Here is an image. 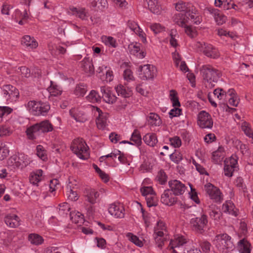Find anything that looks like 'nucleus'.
<instances>
[{
    "instance_id": "f257e3e1",
    "label": "nucleus",
    "mask_w": 253,
    "mask_h": 253,
    "mask_svg": "<svg viewBox=\"0 0 253 253\" xmlns=\"http://www.w3.org/2000/svg\"><path fill=\"white\" fill-rule=\"evenodd\" d=\"M205 87L211 89L214 87L222 76L221 72L210 64L203 65L199 68Z\"/></svg>"
},
{
    "instance_id": "f03ea898",
    "label": "nucleus",
    "mask_w": 253,
    "mask_h": 253,
    "mask_svg": "<svg viewBox=\"0 0 253 253\" xmlns=\"http://www.w3.org/2000/svg\"><path fill=\"white\" fill-rule=\"evenodd\" d=\"M53 129L52 125L48 120H45L39 123H37L27 129L26 133L29 138L36 139V136L41 133L51 131Z\"/></svg>"
},
{
    "instance_id": "7ed1b4c3",
    "label": "nucleus",
    "mask_w": 253,
    "mask_h": 253,
    "mask_svg": "<svg viewBox=\"0 0 253 253\" xmlns=\"http://www.w3.org/2000/svg\"><path fill=\"white\" fill-rule=\"evenodd\" d=\"M71 149L81 159L86 160L89 157L88 147L82 138L75 139L71 145Z\"/></svg>"
},
{
    "instance_id": "20e7f679",
    "label": "nucleus",
    "mask_w": 253,
    "mask_h": 253,
    "mask_svg": "<svg viewBox=\"0 0 253 253\" xmlns=\"http://www.w3.org/2000/svg\"><path fill=\"white\" fill-rule=\"evenodd\" d=\"M214 242L216 248L222 253H226L228 250L232 249L234 246L231 237L226 233L217 235Z\"/></svg>"
},
{
    "instance_id": "39448f33",
    "label": "nucleus",
    "mask_w": 253,
    "mask_h": 253,
    "mask_svg": "<svg viewBox=\"0 0 253 253\" xmlns=\"http://www.w3.org/2000/svg\"><path fill=\"white\" fill-rule=\"evenodd\" d=\"M29 110L34 115L45 116L50 109V106L46 103L30 101L28 103Z\"/></svg>"
},
{
    "instance_id": "423d86ee",
    "label": "nucleus",
    "mask_w": 253,
    "mask_h": 253,
    "mask_svg": "<svg viewBox=\"0 0 253 253\" xmlns=\"http://www.w3.org/2000/svg\"><path fill=\"white\" fill-rule=\"evenodd\" d=\"M29 163L27 156L24 154L18 153L10 157L7 161L8 166L13 168L26 167Z\"/></svg>"
},
{
    "instance_id": "0eeeda50",
    "label": "nucleus",
    "mask_w": 253,
    "mask_h": 253,
    "mask_svg": "<svg viewBox=\"0 0 253 253\" xmlns=\"http://www.w3.org/2000/svg\"><path fill=\"white\" fill-rule=\"evenodd\" d=\"M194 230L198 233L203 234L208 225V216L205 214L200 217L192 218L190 221Z\"/></svg>"
},
{
    "instance_id": "6e6552de",
    "label": "nucleus",
    "mask_w": 253,
    "mask_h": 253,
    "mask_svg": "<svg viewBox=\"0 0 253 253\" xmlns=\"http://www.w3.org/2000/svg\"><path fill=\"white\" fill-rule=\"evenodd\" d=\"M140 77L142 80L153 79L156 75L157 70L155 67L150 64L140 66L139 67Z\"/></svg>"
},
{
    "instance_id": "1a4fd4ad",
    "label": "nucleus",
    "mask_w": 253,
    "mask_h": 253,
    "mask_svg": "<svg viewBox=\"0 0 253 253\" xmlns=\"http://www.w3.org/2000/svg\"><path fill=\"white\" fill-rule=\"evenodd\" d=\"M198 124L202 128H211L213 121L211 115L205 111H201L198 115Z\"/></svg>"
},
{
    "instance_id": "9d476101",
    "label": "nucleus",
    "mask_w": 253,
    "mask_h": 253,
    "mask_svg": "<svg viewBox=\"0 0 253 253\" xmlns=\"http://www.w3.org/2000/svg\"><path fill=\"white\" fill-rule=\"evenodd\" d=\"M1 93L6 100L16 99L19 96L18 90L10 84L3 85L1 88Z\"/></svg>"
},
{
    "instance_id": "9b49d317",
    "label": "nucleus",
    "mask_w": 253,
    "mask_h": 253,
    "mask_svg": "<svg viewBox=\"0 0 253 253\" xmlns=\"http://www.w3.org/2000/svg\"><path fill=\"white\" fill-rule=\"evenodd\" d=\"M205 189L211 199L213 200L216 202L221 201V193L218 188L209 183L205 185Z\"/></svg>"
},
{
    "instance_id": "f8f14e48",
    "label": "nucleus",
    "mask_w": 253,
    "mask_h": 253,
    "mask_svg": "<svg viewBox=\"0 0 253 253\" xmlns=\"http://www.w3.org/2000/svg\"><path fill=\"white\" fill-rule=\"evenodd\" d=\"M199 47L201 46L203 53L208 57L212 58H216L219 56V53L218 50L212 45L199 42L198 43Z\"/></svg>"
},
{
    "instance_id": "ddd939ff",
    "label": "nucleus",
    "mask_w": 253,
    "mask_h": 253,
    "mask_svg": "<svg viewBox=\"0 0 253 253\" xmlns=\"http://www.w3.org/2000/svg\"><path fill=\"white\" fill-rule=\"evenodd\" d=\"M84 196L85 202L89 203L90 205H93L96 203L99 193L94 189L85 188L84 191Z\"/></svg>"
},
{
    "instance_id": "4468645a",
    "label": "nucleus",
    "mask_w": 253,
    "mask_h": 253,
    "mask_svg": "<svg viewBox=\"0 0 253 253\" xmlns=\"http://www.w3.org/2000/svg\"><path fill=\"white\" fill-rule=\"evenodd\" d=\"M171 191L175 195H180L185 192L186 187L184 184L177 180H173L169 182Z\"/></svg>"
},
{
    "instance_id": "2eb2a0df",
    "label": "nucleus",
    "mask_w": 253,
    "mask_h": 253,
    "mask_svg": "<svg viewBox=\"0 0 253 253\" xmlns=\"http://www.w3.org/2000/svg\"><path fill=\"white\" fill-rule=\"evenodd\" d=\"M175 196L169 189L166 190L161 196V202L166 205L172 206L177 202Z\"/></svg>"
},
{
    "instance_id": "dca6fc26",
    "label": "nucleus",
    "mask_w": 253,
    "mask_h": 253,
    "mask_svg": "<svg viewBox=\"0 0 253 253\" xmlns=\"http://www.w3.org/2000/svg\"><path fill=\"white\" fill-rule=\"evenodd\" d=\"M101 98L108 103L113 104L116 102L117 97L112 93V91L105 86H101L100 88Z\"/></svg>"
},
{
    "instance_id": "f3484780",
    "label": "nucleus",
    "mask_w": 253,
    "mask_h": 253,
    "mask_svg": "<svg viewBox=\"0 0 253 253\" xmlns=\"http://www.w3.org/2000/svg\"><path fill=\"white\" fill-rule=\"evenodd\" d=\"M124 208L120 204L116 203L110 205L108 211L112 215L117 218H123L125 216Z\"/></svg>"
},
{
    "instance_id": "a211bd4d",
    "label": "nucleus",
    "mask_w": 253,
    "mask_h": 253,
    "mask_svg": "<svg viewBox=\"0 0 253 253\" xmlns=\"http://www.w3.org/2000/svg\"><path fill=\"white\" fill-rule=\"evenodd\" d=\"M81 66L83 70L88 75H92L94 72L92 59L89 57H85L81 62Z\"/></svg>"
},
{
    "instance_id": "6ab92c4d",
    "label": "nucleus",
    "mask_w": 253,
    "mask_h": 253,
    "mask_svg": "<svg viewBox=\"0 0 253 253\" xmlns=\"http://www.w3.org/2000/svg\"><path fill=\"white\" fill-rule=\"evenodd\" d=\"M127 26L130 30L133 31L141 38L142 41L143 43L146 42V38L145 37V34L136 22L133 21L129 20L127 22Z\"/></svg>"
},
{
    "instance_id": "aec40b11",
    "label": "nucleus",
    "mask_w": 253,
    "mask_h": 253,
    "mask_svg": "<svg viewBox=\"0 0 253 253\" xmlns=\"http://www.w3.org/2000/svg\"><path fill=\"white\" fill-rule=\"evenodd\" d=\"M96 110L99 113L98 117L96 121L97 126L100 129H103L107 125V114L102 113L98 107H96Z\"/></svg>"
},
{
    "instance_id": "412c9836",
    "label": "nucleus",
    "mask_w": 253,
    "mask_h": 253,
    "mask_svg": "<svg viewBox=\"0 0 253 253\" xmlns=\"http://www.w3.org/2000/svg\"><path fill=\"white\" fill-rule=\"evenodd\" d=\"M6 224L10 227L15 228L19 225V218L14 214H9L4 218Z\"/></svg>"
},
{
    "instance_id": "4be33fe9",
    "label": "nucleus",
    "mask_w": 253,
    "mask_h": 253,
    "mask_svg": "<svg viewBox=\"0 0 253 253\" xmlns=\"http://www.w3.org/2000/svg\"><path fill=\"white\" fill-rule=\"evenodd\" d=\"M21 43L24 45L29 47L31 49L36 48L38 45L37 42L33 38L28 35L23 37Z\"/></svg>"
},
{
    "instance_id": "5701e85b",
    "label": "nucleus",
    "mask_w": 253,
    "mask_h": 253,
    "mask_svg": "<svg viewBox=\"0 0 253 253\" xmlns=\"http://www.w3.org/2000/svg\"><path fill=\"white\" fill-rule=\"evenodd\" d=\"M143 140L148 145L154 147L158 142L156 134L154 133H148L143 137Z\"/></svg>"
},
{
    "instance_id": "b1692460",
    "label": "nucleus",
    "mask_w": 253,
    "mask_h": 253,
    "mask_svg": "<svg viewBox=\"0 0 253 253\" xmlns=\"http://www.w3.org/2000/svg\"><path fill=\"white\" fill-rule=\"evenodd\" d=\"M148 124L151 126H160L162 121L159 115L155 113H150L147 118Z\"/></svg>"
},
{
    "instance_id": "393cba45",
    "label": "nucleus",
    "mask_w": 253,
    "mask_h": 253,
    "mask_svg": "<svg viewBox=\"0 0 253 253\" xmlns=\"http://www.w3.org/2000/svg\"><path fill=\"white\" fill-rule=\"evenodd\" d=\"M173 21L178 25L183 27L187 23V15L183 13H178L174 14L173 17Z\"/></svg>"
},
{
    "instance_id": "a878e982",
    "label": "nucleus",
    "mask_w": 253,
    "mask_h": 253,
    "mask_svg": "<svg viewBox=\"0 0 253 253\" xmlns=\"http://www.w3.org/2000/svg\"><path fill=\"white\" fill-rule=\"evenodd\" d=\"M186 243V239L183 236L175 237L174 240L170 241L168 249H173L175 247L182 246Z\"/></svg>"
},
{
    "instance_id": "bb28decb",
    "label": "nucleus",
    "mask_w": 253,
    "mask_h": 253,
    "mask_svg": "<svg viewBox=\"0 0 253 253\" xmlns=\"http://www.w3.org/2000/svg\"><path fill=\"white\" fill-rule=\"evenodd\" d=\"M50 86L48 88V91L50 93L49 98L52 96H58L62 93V90L61 88L52 81L50 82Z\"/></svg>"
},
{
    "instance_id": "cd10ccee",
    "label": "nucleus",
    "mask_w": 253,
    "mask_h": 253,
    "mask_svg": "<svg viewBox=\"0 0 253 253\" xmlns=\"http://www.w3.org/2000/svg\"><path fill=\"white\" fill-rule=\"evenodd\" d=\"M70 219L73 222L81 225L84 222V219L83 214L80 212H73L70 213Z\"/></svg>"
},
{
    "instance_id": "c85d7f7f",
    "label": "nucleus",
    "mask_w": 253,
    "mask_h": 253,
    "mask_svg": "<svg viewBox=\"0 0 253 253\" xmlns=\"http://www.w3.org/2000/svg\"><path fill=\"white\" fill-rule=\"evenodd\" d=\"M29 241L33 245L39 246L43 242V238L38 234L32 233L28 236Z\"/></svg>"
},
{
    "instance_id": "c756f323",
    "label": "nucleus",
    "mask_w": 253,
    "mask_h": 253,
    "mask_svg": "<svg viewBox=\"0 0 253 253\" xmlns=\"http://www.w3.org/2000/svg\"><path fill=\"white\" fill-rule=\"evenodd\" d=\"M184 15H187V22L189 20H190L192 22L197 25L201 23V18L199 16L196 15V13L193 11V7L191 9L190 8L186 13H184Z\"/></svg>"
},
{
    "instance_id": "7c9ffc66",
    "label": "nucleus",
    "mask_w": 253,
    "mask_h": 253,
    "mask_svg": "<svg viewBox=\"0 0 253 253\" xmlns=\"http://www.w3.org/2000/svg\"><path fill=\"white\" fill-rule=\"evenodd\" d=\"M250 244L245 239L241 240L238 243V248L240 253H251Z\"/></svg>"
},
{
    "instance_id": "2f4dec72",
    "label": "nucleus",
    "mask_w": 253,
    "mask_h": 253,
    "mask_svg": "<svg viewBox=\"0 0 253 253\" xmlns=\"http://www.w3.org/2000/svg\"><path fill=\"white\" fill-rule=\"evenodd\" d=\"M42 170L39 169L36 172L31 173L29 177V181L33 185H38V183L41 180Z\"/></svg>"
},
{
    "instance_id": "473e14b6",
    "label": "nucleus",
    "mask_w": 253,
    "mask_h": 253,
    "mask_svg": "<svg viewBox=\"0 0 253 253\" xmlns=\"http://www.w3.org/2000/svg\"><path fill=\"white\" fill-rule=\"evenodd\" d=\"M87 91V87L86 85L84 84H80L76 85L75 90L74 94L78 96H83Z\"/></svg>"
},
{
    "instance_id": "72a5a7b5",
    "label": "nucleus",
    "mask_w": 253,
    "mask_h": 253,
    "mask_svg": "<svg viewBox=\"0 0 253 253\" xmlns=\"http://www.w3.org/2000/svg\"><path fill=\"white\" fill-rule=\"evenodd\" d=\"M86 98L88 101L92 103L100 102L101 99V95L94 90H91Z\"/></svg>"
},
{
    "instance_id": "f704fd0d",
    "label": "nucleus",
    "mask_w": 253,
    "mask_h": 253,
    "mask_svg": "<svg viewBox=\"0 0 253 253\" xmlns=\"http://www.w3.org/2000/svg\"><path fill=\"white\" fill-rule=\"evenodd\" d=\"M158 0H149L148 1V8L153 13L158 14L160 12Z\"/></svg>"
},
{
    "instance_id": "c9c22d12",
    "label": "nucleus",
    "mask_w": 253,
    "mask_h": 253,
    "mask_svg": "<svg viewBox=\"0 0 253 253\" xmlns=\"http://www.w3.org/2000/svg\"><path fill=\"white\" fill-rule=\"evenodd\" d=\"M115 89L118 95H121L125 98L128 97L131 95L130 91L126 90V88L121 84L118 85L115 87Z\"/></svg>"
},
{
    "instance_id": "e433bc0d",
    "label": "nucleus",
    "mask_w": 253,
    "mask_h": 253,
    "mask_svg": "<svg viewBox=\"0 0 253 253\" xmlns=\"http://www.w3.org/2000/svg\"><path fill=\"white\" fill-rule=\"evenodd\" d=\"M148 207H151L157 206L158 200L156 196L154 194H149L145 198Z\"/></svg>"
},
{
    "instance_id": "4c0bfd02",
    "label": "nucleus",
    "mask_w": 253,
    "mask_h": 253,
    "mask_svg": "<svg viewBox=\"0 0 253 253\" xmlns=\"http://www.w3.org/2000/svg\"><path fill=\"white\" fill-rule=\"evenodd\" d=\"M130 140L133 141L137 146L141 145L142 139L139 131L137 129L134 130L131 135Z\"/></svg>"
},
{
    "instance_id": "58836bf2",
    "label": "nucleus",
    "mask_w": 253,
    "mask_h": 253,
    "mask_svg": "<svg viewBox=\"0 0 253 253\" xmlns=\"http://www.w3.org/2000/svg\"><path fill=\"white\" fill-rule=\"evenodd\" d=\"M167 175L163 169L158 171L156 179L162 185L165 184L167 181Z\"/></svg>"
},
{
    "instance_id": "ea45409f",
    "label": "nucleus",
    "mask_w": 253,
    "mask_h": 253,
    "mask_svg": "<svg viewBox=\"0 0 253 253\" xmlns=\"http://www.w3.org/2000/svg\"><path fill=\"white\" fill-rule=\"evenodd\" d=\"M103 42L109 46L116 47L117 45L116 41L112 37L104 36L102 37Z\"/></svg>"
},
{
    "instance_id": "a19ab883",
    "label": "nucleus",
    "mask_w": 253,
    "mask_h": 253,
    "mask_svg": "<svg viewBox=\"0 0 253 253\" xmlns=\"http://www.w3.org/2000/svg\"><path fill=\"white\" fill-rule=\"evenodd\" d=\"M241 128L247 136L253 138V132L247 123H243L241 126Z\"/></svg>"
},
{
    "instance_id": "79ce46f5",
    "label": "nucleus",
    "mask_w": 253,
    "mask_h": 253,
    "mask_svg": "<svg viewBox=\"0 0 253 253\" xmlns=\"http://www.w3.org/2000/svg\"><path fill=\"white\" fill-rule=\"evenodd\" d=\"M70 114L77 122H84L86 120L83 115L77 113L75 110H71L70 111Z\"/></svg>"
},
{
    "instance_id": "37998d69",
    "label": "nucleus",
    "mask_w": 253,
    "mask_h": 253,
    "mask_svg": "<svg viewBox=\"0 0 253 253\" xmlns=\"http://www.w3.org/2000/svg\"><path fill=\"white\" fill-rule=\"evenodd\" d=\"M12 111V109L7 106L0 107V123L2 121V118L7 116Z\"/></svg>"
},
{
    "instance_id": "c03bdc74",
    "label": "nucleus",
    "mask_w": 253,
    "mask_h": 253,
    "mask_svg": "<svg viewBox=\"0 0 253 253\" xmlns=\"http://www.w3.org/2000/svg\"><path fill=\"white\" fill-rule=\"evenodd\" d=\"M127 237L128 238L129 240L133 243L134 244L137 245L138 247L143 246V243L141 241H140L139 238L135 235H133L131 233H128L127 234Z\"/></svg>"
},
{
    "instance_id": "a18cd8bd",
    "label": "nucleus",
    "mask_w": 253,
    "mask_h": 253,
    "mask_svg": "<svg viewBox=\"0 0 253 253\" xmlns=\"http://www.w3.org/2000/svg\"><path fill=\"white\" fill-rule=\"evenodd\" d=\"M12 132V130L10 127L6 126H0V136L3 137L8 136Z\"/></svg>"
},
{
    "instance_id": "49530a36",
    "label": "nucleus",
    "mask_w": 253,
    "mask_h": 253,
    "mask_svg": "<svg viewBox=\"0 0 253 253\" xmlns=\"http://www.w3.org/2000/svg\"><path fill=\"white\" fill-rule=\"evenodd\" d=\"M70 188H68V186H67V188L68 190L67 191V195L68 196V199L73 201H76L78 198L79 196L77 193L76 191H74L71 188V186H69Z\"/></svg>"
},
{
    "instance_id": "de8ad7c7",
    "label": "nucleus",
    "mask_w": 253,
    "mask_h": 253,
    "mask_svg": "<svg viewBox=\"0 0 253 253\" xmlns=\"http://www.w3.org/2000/svg\"><path fill=\"white\" fill-rule=\"evenodd\" d=\"M37 155L43 161L47 159V156L45 154V151L42 145H38L37 147Z\"/></svg>"
},
{
    "instance_id": "09e8293b",
    "label": "nucleus",
    "mask_w": 253,
    "mask_h": 253,
    "mask_svg": "<svg viewBox=\"0 0 253 253\" xmlns=\"http://www.w3.org/2000/svg\"><path fill=\"white\" fill-rule=\"evenodd\" d=\"M8 148L2 143L0 144V161L3 160L8 155Z\"/></svg>"
},
{
    "instance_id": "8fccbe9b",
    "label": "nucleus",
    "mask_w": 253,
    "mask_h": 253,
    "mask_svg": "<svg viewBox=\"0 0 253 253\" xmlns=\"http://www.w3.org/2000/svg\"><path fill=\"white\" fill-rule=\"evenodd\" d=\"M129 52L131 54H133L138 56V52H139L140 44L135 43V44H131L129 45Z\"/></svg>"
},
{
    "instance_id": "3c124183",
    "label": "nucleus",
    "mask_w": 253,
    "mask_h": 253,
    "mask_svg": "<svg viewBox=\"0 0 253 253\" xmlns=\"http://www.w3.org/2000/svg\"><path fill=\"white\" fill-rule=\"evenodd\" d=\"M175 9L177 11H179L180 13H185L190 9V7H187L185 3L178 2L175 5Z\"/></svg>"
},
{
    "instance_id": "603ef678",
    "label": "nucleus",
    "mask_w": 253,
    "mask_h": 253,
    "mask_svg": "<svg viewBox=\"0 0 253 253\" xmlns=\"http://www.w3.org/2000/svg\"><path fill=\"white\" fill-rule=\"evenodd\" d=\"M213 94L219 100L224 99L226 96V92L222 89L219 88L214 90Z\"/></svg>"
},
{
    "instance_id": "864d4df0",
    "label": "nucleus",
    "mask_w": 253,
    "mask_h": 253,
    "mask_svg": "<svg viewBox=\"0 0 253 253\" xmlns=\"http://www.w3.org/2000/svg\"><path fill=\"white\" fill-rule=\"evenodd\" d=\"M169 141L172 146L175 148L179 147L181 145V140L178 136H174L169 138Z\"/></svg>"
},
{
    "instance_id": "5fc2aeb1",
    "label": "nucleus",
    "mask_w": 253,
    "mask_h": 253,
    "mask_svg": "<svg viewBox=\"0 0 253 253\" xmlns=\"http://www.w3.org/2000/svg\"><path fill=\"white\" fill-rule=\"evenodd\" d=\"M210 215L212 219L218 220L222 216V212L218 209L213 210L210 212Z\"/></svg>"
},
{
    "instance_id": "6e6d98bb",
    "label": "nucleus",
    "mask_w": 253,
    "mask_h": 253,
    "mask_svg": "<svg viewBox=\"0 0 253 253\" xmlns=\"http://www.w3.org/2000/svg\"><path fill=\"white\" fill-rule=\"evenodd\" d=\"M185 28V32L186 34L191 38H194L196 36V32L191 26H187L186 24L183 26Z\"/></svg>"
},
{
    "instance_id": "4d7b16f0",
    "label": "nucleus",
    "mask_w": 253,
    "mask_h": 253,
    "mask_svg": "<svg viewBox=\"0 0 253 253\" xmlns=\"http://www.w3.org/2000/svg\"><path fill=\"white\" fill-rule=\"evenodd\" d=\"M222 210L225 212H229V213L234 214L235 216L237 215L233 210L231 203L224 204L222 206Z\"/></svg>"
},
{
    "instance_id": "13d9d810",
    "label": "nucleus",
    "mask_w": 253,
    "mask_h": 253,
    "mask_svg": "<svg viewBox=\"0 0 253 253\" xmlns=\"http://www.w3.org/2000/svg\"><path fill=\"white\" fill-rule=\"evenodd\" d=\"M218 35L221 37H229L231 39H234V38L235 37V35L233 33L227 32V31L223 30L222 29H220L218 30Z\"/></svg>"
},
{
    "instance_id": "bf43d9fd",
    "label": "nucleus",
    "mask_w": 253,
    "mask_h": 253,
    "mask_svg": "<svg viewBox=\"0 0 253 253\" xmlns=\"http://www.w3.org/2000/svg\"><path fill=\"white\" fill-rule=\"evenodd\" d=\"M234 168L231 166H228V164H225L224 170V174L226 176L231 177L232 176L233 172L234 170Z\"/></svg>"
},
{
    "instance_id": "052dcab7",
    "label": "nucleus",
    "mask_w": 253,
    "mask_h": 253,
    "mask_svg": "<svg viewBox=\"0 0 253 253\" xmlns=\"http://www.w3.org/2000/svg\"><path fill=\"white\" fill-rule=\"evenodd\" d=\"M124 78L125 80L127 81H132L134 80L132 72L129 69H126L124 71Z\"/></svg>"
},
{
    "instance_id": "680f3d73",
    "label": "nucleus",
    "mask_w": 253,
    "mask_h": 253,
    "mask_svg": "<svg viewBox=\"0 0 253 253\" xmlns=\"http://www.w3.org/2000/svg\"><path fill=\"white\" fill-rule=\"evenodd\" d=\"M141 193L142 195L146 197V196H148L149 194H154V191L151 187H144L141 188L140 189Z\"/></svg>"
},
{
    "instance_id": "e2e57ef3",
    "label": "nucleus",
    "mask_w": 253,
    "mask_h": 253,
    "mask_svg": "<svg viewBox=\"0 0 253 253\" xmlns=\"http://www.w3.org/2000/svg\"><path fill=\"white\" fill-rule=\"evenodd\" d=\"M200 246L204 252L208 253L210 252L211 244L209 242L207 241H204L202 243H201Z\"/></svg>"
},
{
    "instance_id": "0e129e2a",
    "label": "nucleus",
    "mask_w": 253,
    "mask_h": 253,
    "mask_svg": "<svg viewBox=\"0 0 253 253\" xmlns=\"http://www.w3.org/2000/svg\"><path fill=\"white\" fill-rule=\"evenodd\" d=\"M22 77L29 78L31 75L30 70L25 66L21 67L19 68Z\"/></svg>"
},
{
    "instance_id": "69168bd1",
    "label": "nucleus",
    "mask_w": 253,
    "mask_h": 253,
    "mask_svg": "<svg viewBox=\"0 0 253 253\" xmlns=\"http://www.w3.org/2000/svg\"><path fill=\"white\" fill-rule=\"evenodd\" d=\"M156 244L160 249H162L164 245V243L166 241L165 238H161L158 236H154Z\"/></svg>"
},
{
    "instance_id": "338daca9",
    "label": "nucleus",
    "mask_w": 253,
    "mask_h": 253,
    "mask_svg": "<svg viewBox=\"0 0 253 253\" xmlns=\"http://www.w3.org/2000/svg\"><path fill=\"white\" fill-rule=\"evenodd\" d=\"M215 20L218 25H222L224 23L226 20V17L218 13L214 17Z\"/></svg>"
},
{
    "instance_id": "774afa93",
    "label": "nucleus",
    "mask_w": 253,
    "mask_h": 253,
    "mask_svg": "<svg viewBox=\"0 0 253 253\" xmlns=\"http://www.w3.org/2000/svg\"><path fill=\"white\" fill-rule=\"evenodd\" d=\"M181 109L174 107V108L170 110L169 113L170 118H172L174 117L178 116L180 115Z\"/></svg>"
}]
</instances>
